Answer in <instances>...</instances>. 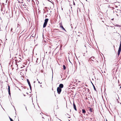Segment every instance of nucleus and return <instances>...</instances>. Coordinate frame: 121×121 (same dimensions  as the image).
I'll list each match as a JSON object with an SVG mask.
<instances>
[{
    "instance_id": "nucleus-17",
    "label": "nucleus",
    "mask_w": 121,
    "mask_h": 121,
    "mask_svg": "<svg viewBox=\"0 0 121 121\" xmlns=\"http://www.w3.org/2000/svg\"><path fill=\"white\" fill-rule=\"evenodd\" d=\"M10 121H13V120L11 118H10Z\"/></svg>"
},
{
    "instance_id": "nucleus-28",
    "label": "nucleus",
    "mask_w": 121,
    "mask_h": 121,
    "mask_svg": "<svg viewBox=\"0 0 121 121\" xmlns=\"http://www.w3.org/2000/svg\"><path fill=\"white\" fill-rule=\"evenodd\" d=\"M1 11H2L3 10L2 9H1Z\"/></svg>"
},
{
    "instance_id": "nucleus-1",
    "label": "nucleus",
    "mask_w": 121,
    "mask_h": 121,
    "mask_svg": "<svg viewBox=\"0 0 121 121\" xmlns=\"http://www.w3.org/2000/svg\"><path fill=\"white\" fill-rule=\"evenodd\" d=\"M48 20V18L46 19L45 20L44 22V24L43 25V28H44L46 27Z\"/></svg>"
},
{
    "instance_id": "nucleus-5",
    "label": "nucleus",
    "mask_w": 121,
    "mask_h": 121,
    "mask_svg": "<svg viewBox=\"0 0 121 121\" xmlns=\"http://www.w3.org/2000/svg\"><path fill=\"white\" fill-rule=\"evenodd\" d=\"M63 86L64 85L62 84H60L59 86L58 87H59L61 89L63 87Z\"/></svg>"
},
{
    "instance_id": "nucleus-36",
    "label": "nucleus",
    "mask_w": 121,
    "mask_h": 121,
    "mask_svg": "<svg viewBox=\"0 0 121 121\" xmlns=\"http://www.w3.org/2000/svg\"><path fill=\"white\" fill-rule=\"evenodd\" d=\"M57 30H58V29H57Z\"/></svg>"
},
{
    "instance_id": "nucleus-27",
    "label": "nucleus",
    "mask_w": 121,
    "mask_h": 121,
    "mask_svg": "<svg viewBox=\"0 0 121 121\" xmlns=\"http://www.w3.org/2000/svg\"><path fill=\"white\" fill-rule=\"evenodd\" d=\"M42 85H40V86L41 87H42Z\"/></svg>"
},
{
    "instance_id": "nucleus-13",
    "label": "nucleus",
    "mask_w": 121,
    "mask_h": 121,
    "mask_svg": "<svg viewBox=\"0 0 121 121\" xmlns=\"http://www.w3.org/2000/svg\"><path fill=\"white\" fill-rule=\"evenodd\" d=\"M63 69L64 70L65 69H66V67H65V66L64 65H63Z\"/></svg>"
},
{
    "instance_id": "nucleus-22",
    "label": "nucleus",
    "mask_w": 121,
    "mask_h": 121,
    "mask_svg": "<svg viewBox=\"0 0 121 121\" xmlns=\"http://www.w3.org/2000/svg\"><path fill=\"white\" fill-rule=\"evenodd\" d=\"M119 10L120 11H121V8L119 9Z\"/></svg>"
},
{
    "instance_id": "nucleus-20",
    "label": "nucleus",
    "mask_w": 121,
    "mask_h": 121,
    "mask_svg": "<svg viewBox=\"0 0 121 121\" xmlns=\"http://www.w3.org/2000/svg\"><path fill=\"white\" fill-rule=\"evenodd\" d=\"M73 5H75V3L73 1Z\"/></svg>"
},
{
    "instance_id": "nucleus-15",
    "label": "nucleus",
    "mask_w": 121,
    "mask_h": 121,
    "mask_svg": "<svg viewBox=\"0 0 121 121\" xmlns=\"http://www.w3.org/2000/svg\"><path fill=\"white\" fill-rule=\"evenodd\" d=\"M89 110L91 112H92V109L91 108H90V109H89Z\"/></svg>"
},
{
    "instance_id": "nucleus-26",
    "label": "nucleus",
    "mask_w": 121,
    "mask_h": 121,
    "mask_svg": "<svg viewBox=\"0 0 121 121\" xmlns=\"http://www.w3.org/2000/svg\"><path fill=\"white\" fill-rule=\"evenodd\" d=\"M9 118L10 119V118H11L9 116Z\"/></svg>"
},
{
    "instance_id": "nucleus-14",
    "label": "nucleus",
    "mask_w": 121,
    "mask_h": 121,
    "mask_svg": "<svg viewBox=\"0 0 121 121\" xmlns=\"http://www.w3.org/2000/svg\"><path fill=\"white\" fill-rule=\"evenodd\" d=\"M13 29V28H11V32H12V33H13V34L14 32H13V31H12Z\"/></svg>"
},
{
    "instance_id": "nucleus-3",
    "label": "nucleus",
    "mask_w": 121,
    "mask_h": 121,
    "mask_svg": "<svg viewBox=\"0 0 121 121\" xmlns=\"http://www.w3.org/2000/svg\"><path fill=\"white\" fill-rule=\"evenodd\" d=\"M57 90L58 93L59 94H60L62 90L59 87H57Z\"/></svg>"
},
{
    "instance_id": "nucleus-9",
    "label": "nucleus",
    "mask_w": 121,
    "mask_h": 121,
    "mask_svg": "<svg viewBox=\"0 0 121 121\" xmlns=\"http://www.w3.org/2000/svg\"><path fill=\"white\" fill-rule=\"evenodd\" d=\"M82 112L83 114H85L86 112V111L85 109H82Z\"/></svg>"
},
{
    "instance_id": "nucleus-16",
    "label": "nucleus",
    "mask_w": 121,
    "mask_h": 121,
    "mask_svg": "<svg viewBox=\"0 0 121 121\" xmlns=\"http://www.w3.org/2000/svg\"><path fill=\"white\" fill-rule=\"evenodd\" d=\"M29 86H30V89L31 90V85H29Z\"/></svg>"
},
{
    "instance_id": "nucleus-4",
    "label": "nucleus",
    "mask_w": 121,
    "mask_h": 121,
    "mask_svg": "<svg viewBox=\"0 0 121 121\" xmlns=\"http://www.w3.org/2000/svg\"><path fill=\"white\" fill-rule=\"evenodd\" d=\"M60 28H62L63 30L65 31V32H66V31L65 29L64 28V27L62 25V24L60 23Z\"/></svg>"
},
{
    "instance_id": "nucleus-10",
    "label": "nucleus",
    "mask_w": 121,
    "mask_h": 121,
    "mask_svg": "<svg viewBox=\"0 0 121 121\" xmlns=\"http://www.w3.org/2000/svg\"><path fill=\"white\" fill-rule=\"evenodd\" d=\"M27 82L28 83V84L29 85H31V84H30V81L28 79H27Z\"/></svg>"
},
{
    "instance_id": "nucleus-30",
    "label": "nucleus",
    "mask_w": 121,
    "mask_h": 121,
    "mask_svg": "<svg viewBox=\"0 0 121 121\" xmlns=\"http://www.w3.org/2000/svg\"><path fill=\"white\" fill-rule=\"evenodd\" d=\"M119 26L118 25H117V26Z\"/></svg>"
},
{
    "instance_id": "nucleus-31",
    "label": "nucleus",
    "mask_w": 121,
    "mask_h": 121,
    "mask_svg": "<svg viewBox=\"0 0 121 121\" xmlns=\"http://www.w3.org/2000/svg\"><path fill=\"white\" fill-rule=\"evenodd\" d=\"M69 121H70V120H68Z\"/></svg>"
},
{
    "instance_id": "nucleus-38",
    "label": "nucleus",
    "mask_w": 121,
    "mask_h": 121,
    "mask_svg": "<svg viewBox=\"0 0 121 121\" xmlns=\"http://www.w3.org/2000/svg\"><path fill=\"white\" fill-rule=\"evenodd\" d=\"M83 56H84V55H83Z\"/></svg>"
},
{
    "instance_id": "nucleus-35",
    "label": "nucleus",
    "mask_w": 121,
    "mask_h": 121,
    "mask_svg": "<svg viewBox=\"0 0 121 121\" xmlns=\"http://www.w3.org/2000/svg\"><path fill=\"white\" fill-rule=\"evenodd\" d=\"M35 81H34V83H35Z\"/></svg>"
},
{
    "instance_id": "nucleus-6",
    "label": "nucleus",
    "mask_w": 121,
    "mask_h": 121,
    "mask_svg": "<svg viewBox=\"0 0 121 121\" xmlns=\"http://www.w3.org/2000/svg\"><path fill=\"white\" fill-rule=\"evenodd\" d=\"M8 92H9V95H10L11 93H10V86L8 85Z\"/></svg>"
},
{
    "instance_id": "nucleus-29",
    "label": "nucleus",
    "mask_w": 121,
    "mask_h": 121,
    "mask_svg": "<svg viewBox=\"0 0 121 121\" xmlns=\"http://www.w3.org/2000/svg\"><path fill=\"white\" fill-rule=\"evenodd\" d=\"M45 17H47V16L46 15L45 16Z\"/></svg>"
},
{
    "instance_id": "nucleus-37",
    "label": "nucleus",
    "mask_w": 121,
    "mask_h": 121,
    "mask_svg": "<svg viewBox=\"0 0 121 121\" xmlns=\"http://www.w3.org/2000/svg\"><path fill=\"white\" fill-rule=\"evenodd\" d=\"M3 108V109H4H4Z\"/></svg>"
},
{
    "instance_id": "nucleus-43",
    "label": "nucleus",
    "mask_w": 121,
    "mask_h": 121,
    "mask_svg": "<svg viewBox=\"0 0 121 121\" xmlns=\"http://www.w3.org/2000/svg\"><path fill=\"white\" fill-rule=\"evenodd\" d=\"M106 121H107L106 120Z\"/></svg>"
},
{
    "instance_id": "nucleus-23",
    "label": "nucleus",
    "mask_w": 121,
    "mask_h": 121,
    "mask_svg": "<svg viewBox=\"0 0 121 121\" xmlns=\"http://www.w3.org/2000/svg\"><path fill=\"white\" fill-rule=\"evenodd\" d=\"M114 19L113 18H112V19H111V20H114Z\"/></svg>"
},
{
    "instance_id": "nucleus-11",
    "label": "nucleus",
    "mask_w": 121,
    "mask_h": 121,
    "mask_svg": "<svg viewBox=\"0 0 121 121\" xmlns=\"http://www.w3.org/2000/svg\"><path fill=\"white\" fill-rule=\"evenodd\" d=\"M23 0H22V1H18V3H19L22 4L23 3Z\"/></svg>"
},
{
    "instance_id": "nucleus-39",
    "label": "nucleus",
    "mask_w": 121,
    "mask_h": 121,
    "mask_svg": "<svg viewBox=\"0 0 121 121\" xmlns=\"http://www.w3.org/2000/svg\"><path fill=\"white\" fill-rule=\"evenodd\" d=\"M37 80L38 81V79H37Z\"/></svg>"
},
{
    "instance_id": "nucleus-12",
    "label": "nucleus",
    "mask_w": 121,
    "mask_h": 121,
    "mask_svg": "<svg viewBox=\"0 0 121 121\" xmlns=\"http://www.w3.org/2000/svg\"><path fill=\"white\" fill-rule=\"evenodd\" d=\"M91 82L92 83V84L93 85V87H94V89L95 90V91H96V88L94 86V85L92 83V82Z\"/></svg>"
},
{
    "instance_id": "nucleus-32",
    "label": "nucleus",
    "mask_w": 121,
    "mask_h": 121,
    "mask_svg": "<svg viewBox=\"0 0 121 121\" xmlns=\"http://www.w3.org/2000/svg\"><path fill=\"white\" fill-rule=\"evenodd\" d=\"M69 61L70 62V63H71V62L70 61V60H69Z\"/></svg>"
},
{
    "instance_id": "nucleus-8",
    "label": "nucleus",
    "mask_w": 121,
    "mask_h": 121,
    "mask_svg": "<svg viewBox=\"0 0 121 121\" xmlns=\"http://www.w3.org/2000/svg\"><path fill=\"white\" fill-rule=\"evenodd\" d=\"M94 57L93 56L91 57H90L89 58V60H91L92 61H94Z\"/></svg>"
},
{
    "instance_id": "nucleus-41",
    "label": "nucleus",
    "mask_w": 121,
    "mask_h": 121,
    "mask_svg": "<svg viewBox=\"0 0 121 121\" xmlns=\"http://www.w3.org/2000/svg\"><path fill=\"white\" fill-rule=\"evenodd\" d=\"M59 1H59H60V0H58Z\"/></svg>"
},
{
    "instance_id": "nucleus-24",
    "label": "nucleus",
    "mask_w": 121,
    "mask_h": 121,
    "mask_svg": "<svg viewBox=\"0 0 121 121\" xmlns=\"http://www.w3.org/2000/svg\"><path fill=\"white\" fill-rule=\"evenodd\" d=\"M7 1H8V0H6V3H7Z\"/></svg>"
},
{
    "instance_id": "nucleus-25",
    "label": "nucleus",
    "mask_w": 121,
    "mask_h": 121,
    "mask_svg": "<svg viewBox=\"0 0 121 121\" xmlns=\"http://www.w3.org/2000/svg\"><path fill=\"white\" fill-rule=\"evenodd\" d=\"M68 118H70V117H68Z\"/></svg>"
},
{
    "instance_id": "nucleus-21",
    "label": "nucleus",
    "mask_w": 121,
    "mask_h": 121,
    "mask_svg": "<svg viewBox=\"0 0 121 121\" xmlns=\"http://www.w3.org/2000/svg\"><path fill=\"white\" fill-rule=\"evenodd\" d=\"M117 7H118V6H117V5L115 6V7L116 8H117Z\"/></svg>"
},
{
    "instance_id": "nucleus-7",
    "label": "nucleus",
    "mask_w": 121,
    "mask_h": 121,
    "mask_svg": "<svg viewBox=\"0 0 121 121\" xmlns=\"http://www.w3.org/2000/svg\"><path fill=\"white\" fill-rule=\"evenodd\" d=\"M73 105L74 108L76 111L77 110V109L76 108V106L74 102H73Z\"/></svg>"
},
{
    "instance_id": "nucleus-42",
    "label": "nucleus",
    "mask_w": 121,
    "mask_h": 121,
    "mask_svg": "<svg viewBox=\"0 0 121 121\" xmlns=\"http://www.w3.org/2000/svg\"><path fill=\"white\" fill-rule=\"evenodd\" d=\"M57 0V1H58V0Z\"/></svg>"
},
{
    "instance_id": "nucleus-19",
    "label": "nucleus",
    "mask_w": 121,
    "mask_h": 121,
    "mask_svg": "<svg viewBox=\"0 0 121 121\" xmlns=\"http://www.w3.org/2000/svg\"><path fill=\"white\" fill-rule=\"evenodd\" d=\"M38 82L39 83H40V84H41L42 83V82L40 83L39 81H38Z\"/></svg>"
},
{
    "instance_id": "nucleus-40",
    "label": "nucleus",
    "mask_w": 121,
    "mask_h": 121,
    "mask_svg": "<svg viewBox=\"0 0 121 121\" xmlns=\"http://www.w3.org/2000/svg\"><path fill=\"white\" fill-rule=\"evenodd\" d=\"M60 32H62V31H60Z\"/></svg>"
},
{
    "instance_id": "nucleus-34",
    "label": "nucleus",
    "mask_w": 121,
    "mask_h": 121,
    "mask_svg": "<svg viewBox=\"0 0 121 121\" xmlns=\"http://www.w3.org/2000/svg\"><path fill=\"white\" fill-rule=\"evenodd\" d=\"M52 78H53V76H52Z\"/></svg>"
},
{
    "instance_id": "nucleus-33",
    "label": "nucleus",
    "mask_w": 121,
    "mask_h": 121,
    "mask_svg": "<svg viewBox=\"0 0 121 121\" xmlns=\"http://www.w3.org/2000/svg\"><path fill=\"white\" fill-rule=\"evenodd\" d=\"M52 75H53V72H52Z\"/></svg>"
},
{
    "instance_id": "nucleus-2",
    "label": "nucleus",
    "mask_w": 121,
    "mask_h": 121,
    "mask_svg": "<svg viewBox=\"0 0 121 121\" xmlns=\"http://www.w3.org/2000/svg\"><path fill=\"white\" fill-rule=\"evenodd\" d=\"M121 51V41L120 46L119 47V48L118 49V56H119L120 54V52Z\"/></svg>"
},
{
    "instance_id": "nucleus-18",
    "label": "nucleus",
    "mask_w": 121,
    "mask_h": 121,
    "mask_svg": "<svg viewBox=\"0 0 121 121\" xmlns=\"http://www.w3.org/2000/svg\"><path fill=\"white\" fill-rule=\"evenodd\" d=\"M24 105L25 106V108H26V111H27V108H26V107L25 105Z\"/></svg>"
}]
</instances>
